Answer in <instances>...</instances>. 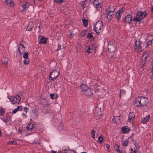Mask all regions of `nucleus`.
I'll list each match as a JSON object with an SVG mask.
<instances>
[{"label": "nucleus", "instance_id": "c9c22d12", "mask_svg": "<svg viewBox=\"0 0 153 153\" xmlns=\"http://www.w3.org/2000/svg\"><path fill=\"white\" fill-rule=\"evenodd\" d=\"M131 152H130V153H141L140 152L137 151V150H133L132 149H131Z\"/></svg>", "mask_w": 153, "mask_h": 153}, {"label": "nucleus", "instance_id": "4be33fe9", "mask_svg": "<svg viewBox=\"0 0 153 153\" xmlns=\"http://www.w3.org/2000/svg\"><path fill=\"white\" fill-rule=\"evenodd\" d=\"M33 27V24L32 22H29L27 26V28L28 30L30 31L32 29Z\"/></svg>", "mask_w": 153, "mask_h": 153}, {"label": "nucleus", "instance_id": "f8f14e48", "mask_svg": "<svg viewBox=\"0 0 153 153\" xmlns=\"http://www.w3.org/2000/svg\"><path fill=\"white\" fill-rule=\"evenodd\" d=\"M116 49V48L115 46L111 44H108V51L111 53L114 52Z\"/></svg>", "mask_w": 153, "mask_h": 153}, {"label": "nucleus", "instance_id": "3c124183", "mask_svg": "<svg viewBox=\"0 0 153 153\" xmlns=\"http://www.w3.org/2000/svg\"><path fill=\"white\" fill-rule=\"evenodd\" d=\"M28 109L27 108L25 107L24 109V110L25 112L27 113Z\"/></svg>", "mask_w": 153, "mask_h": 153}, {"label": "nucleus", "instance_id": "0e129e2a", "mask_svg": "<svg viewBox=\"0 0 153 153\" xmlns=\"http://www.w3.org/2000/svg\"><path fill=\"white\" fill-rule=\"evenodd\" d=\"M117 153H122V152H121L120 151V150L118 151H117Z\"/></svg>", "mask_w": 153, "mask_h": 153}, {"label": "nucleus", "instance_id": "49530a36", "mask_svg": "<svg viewBox=\"0 0 153 153\" xmlns=\"http://www.w3.org/2000/svg\"><path fill=\"white\" fill-rule=\"evenodd\" d=\"M112 121L113 122H114L115 123H117V122L116 120V119H115V116L113 118L112 120Z\"/></svg>", "mask_w": 153, "mask_h": 153}, {"label": "nucleus", "instance_id": "ea45409f", "mask_svg": "<svg viewBox=\"0 0 153 153\" xmlns=\"http://www.w3.org/2000/svg\"><path fill=\"white\" fill-rule=\"evenodd\" d=\"M125 93H126V91L124 90H121L120 91V94H119L120 96V97H121V94H125Z\"/></svg>", "mask_w": 153, "mask_h": 153}, {"label": "nucleus", "instance_id": "864d4df0", "mask_svg": "<svg viewBox=\"0 0 153 153\" xmlns=\"http://www.w3.org/2000/svg\"><path fill=\"white\" fill-rule=\"evenodd\" d=\"M7 62H8V61H7H7H4L3 62V64H4V65H7Z\"/></svg>", "mask_w": 153, "mask_h": 153}, {"label": "nucleus", "instance_id": "69168bd1", "mask_svg": "<svg viewBox=\"0 0 153 153\" xmlns=\"http://www.w3.org/2000/svg\"><path fill=\"white\" fill-rule=\"evenodd\" d=\"M96 90H99L100 89V88H96Z\"/></svg>", "mask_w": 153, "mask_h": 153}, {"label": "nucleus", "instance_id": "a19ab883", "mask_svg": "<svg viewBox=\"0 0 153 153\" xmlns=\"http://www.w3.org/2000/svg\"><path fill=\"white\" fill-rule=\"evenodd\" d=\"M8 144L10 145L13 144L15 145L17 144V142L16 141H10L8 143Z\"/></svg>", "mask_w": 153, "mask_h": 153}, {"label": "nucleus", "instance_id": "c85d7f7f", "mask_svg": "<svg viewBox=\"0 0 153 153\" xmlns=\"http://www.w3.org/2000/svg\"><path fill=\"white\" fill-rule=\"evenodd\" d=\"M103 140V138L102 136H100L97 140V142L100 143H101Z\"/></svg>", "mask_w": 153, "mask_h": 153}, {"label": "nucleus", "instance_id": "f03ea898", "mask_svg": "<svg viewBox=\"0 0 153 153\" xmlns=\"http://www.w3.org/2000/svg\"><path fill=\"white\" fill-rule=\"evenodd\" d=\"M147 14L145 11H139L137 13L136 16L134 17L133 20L135 22H140L143 18L145 17Z\"/></svg>", "mask_w": 153, "mask_h": 153}, {"label": "nucleus", "instance_id": "cd10ccee", "mask_svg": "<svg viewBox=\"0 0 153 153\" xmlns=\"http://www.w3.org/2000/svg\"><path fill=\"white\" fill-rule=\"evenodd\" d=\"M82 20L84 26L85 27H87L88 26V20L84 18L82 19Z\"/></svg>", "mask_w": 153, "mask_h": 153}, {"label": "nucleus", "instance_id": "79ce46f5", "mask_svg": "<svg viewBox=\"0 0 153 153\" xmlns=\"http://www.w3.org/2000/svg\"><path fill=\"white\" fill-rule=\"evenodd\" d=\"M81 4L82 5V7L83 8V9H84L86 6V3H85V2L83 1L81 2Z\"/></svg>", "mask_w": 153, "mask_h": 153}, {"label": "nucleus", "instance_id": "473e14b6", "mask_svg": "<svg viewBox=\"0 0 153 153\" xmlns=\"http://www.w3.org/2000/svg\"><path fill=\"white\" fill-rule=\"evenodd\" d=\"M119 146L117 144H116L114 146V148L116 151H118L119 149Z\"/></svg>", "mask_w": 153, "mask_h": 153}, {"label": "nucleus", "instance_id": "a211bd4d", "mask_svg": "<svg viewBox=\"0 0 153 153\" xmlns=\"http://www.w3.org/2000/svg\"><path fill=\"white\" fill-rule=\"evenodd\" d=\"M86 48H88L86 52H88V54L93 52V46L92 45H90L89 46H87Z\"/></svg>", "mask_w": 153, "mask_h": 153}, {"label": "nucleus", "instance_id": "f257e3e1", "mask_svg": "<svg viewBox=\"0 0 153 153\" xmlns=\"http://www.w3.org/2000/svg\"><path fill=\"white\" fill-rule=\"evenodd\" d=\"M149 102V100L148 98L140 96L135 99L134 104L136 106L143 107L147 105Z\"/></svg>", "mask_w": 153, "mask_h": 153}, {"label": "nucleus", "instance_id": "f3484780", "mask_svg": "<svg viewBox=\"0 0 153 153\" xmlns=\"http://www.w3.org/2000/svg\"><path fill=\"white\" fill-rule=\"evenodd\" d=\"M80 88L82 90L83 92H84L90 88H88L87 85L84 84H82L80 86Z\"/></svg>", "mask_w": 153, "mask_h": 153}, {"label": "nucleus", "instance_id": "de8ad7c7", "mask_svg": "<svg viewBox=\"0 0 153 153\" xmlns=\"http://www.w3.org/2000/svg\"><path fill=\"white\" fill-rule=\"evenodd\" d=\"M54 95L53 94H51L50 97L51 98L53 99H54L55 98V97L54 96Z\"/></svg>", "mask_w": 153, "mask_h": 153}, {"label": "nucleus", "instance_id": "37998d69", "mask_svg": "<svg viewBox=\"0 0 153 153\" xmlns=\"http://www.w3.org/2000/svg\"><path fill=\"white\" fill-rule=\"evenodd\" d=\"M54 1L57 3H60L64 2L63 0H53Z\"/></svg>", "mask_w": 153, "mask_h": 153}, {"label": "nucleus", "instance_id": "2eb2a0df", "mask_svg": "<svg viewBox=\"0 0 153 153\" xmlns=\"http://www.w3.org/2000/svg\"><path fill=\"white\" fill-rule=\"evenodd\" d=\"M105 11V16L108 20H110L114 14V13L109 12L107 11Z\"/></svg>", "mask_w": 153, "mask_h": 153}, {"label": "nucleus", "instance_id": "1a4fd4ad", "mask_svg": "<svg viewBox=\"0 0 153 153\" xmlns=\"http://www.w3.org/2000/svg\"><path fill=\"white\" fill-rule=\"evenodd\" d=\"M101 3L102 0H94L93 4L97 8H99L101 7Z\"/></svg>", "mask_w": 153, "mask_h": 153}, {"label": "nucleus", "instance_id": "603ef678", "mask_svg": "<svg viewBox=\"0 0 153 153\" xmlns=\"http://www.w3.org/2000/svg\"><path fill=\"white\" fill-rule=\"evenodd\" d=\"M61 49V45H59V46L57 49L56 50V51H58V50H60V49Z\"/></svg>", "mask_w": 153, "mask_h": 153}, {"label": "nucleus", "instance_id": "dca6fc26", "mask_svg": "<svg viewBox=\"0 0 153 153\" xmlns=\"http://www.w3.org/2000/svg\"><path fill=\"white\" fill-rule=\"evenodd\" d=\"M86 96H91L92 95V93L90 88L88 89L86 91L83 93Z\"/></svg>", "mask_w": 153, "mask_h": 153}, {"label": "nucleus", "instance_id": "052dcab7", "mask_svg": "<svg viewBox=\"0 0 153 153\" xmlns=\"http://www.w3.org/2000/svg\"><path fill=\"white\" fill-rule=\"evenodd\" d=\"M39 141H36V140L35 141V143L36 144H39Z\"/></svg>", "mask_w": 153, "mask_h": 153}, {"label": "nucleus", "instance_id": "09e8293b", "mask_svg": "<svg viewBox=\"0 0 153 153\" xmlns=\"http://www.w3.org/2000/svg\"><path fill=\"white\" fill-rule=\"evenodd\" d=\"M124 11V8H121L120 9V10H119V11H118V12H121V13L122 12H123Z\"/></svg>", "mask_w": 153, "mask_h": 153}, {"label": "nucleus", "instance_id": "6e6552de", "mask_svg": "<svg viewBox=\"0 0 153 153\" xmlns=\"http://www.w3.org/2000/svg\"><path fill=\"white\" fill-rule=\"evenodd\" d=\"M20 44L18 47V50L19 53V54L21 56L22 53L25 51V48L23 45L21 44V42H20Z\"/></svg>", "mask_w": 153, "mask_h": 153}, {"label": "nucleus", "instance_id": "c03bdc74", "mask_svg": "<svg viewBox=\"0 0 153 153\" xmlns=\"http://www.w3.org/2000/svg\"><path fill=\"white\" fill-rule=\"evenodd\" d=\"M115 119H116V120L117 122V123H119L120 120V117L119 116H115Z\"/></svg>", "mask_w": 153, "mask_h": 153}, {"label": "nucleus", "instance_id": "7ed1b4c3", "mask_svg": "<svg viewBox=\"0 0 153 153\" xmlns=\"http://www.w3.org/2000/svg\"><path fill=\"white\" fill-rule=\"evenodd\" d=\"M144 43H143L140 40H137L135 41L134 50L137 52H140L143 50L144 49L143 45Z\"/></svg>", "mask_w": 153, "mask_h": 153}, {"label": "nucleus", "instance_id": "4c0bfd02", "mask_svg": "<svg viewBox=\"0 0 153 153\" xmlns=\"http://www.w3.org/2000/svg\"><path fill=\"white\" fill-rule=\"evenodd\" d=\"M93 35L91 33H89L88 34L87 37L88 39H90L92 38L93 37Z\"/></svg>", "mask_w": 153, "mask_h": 153}, {"label": "nucleus", "instance_id": "6ab92c4d", "mask_svg": "<svg viewBox=\"0 0 153 153\" xmlns=\"http://www.w3.org/2000/svg\"><path fill=\"white\" fill-rule=\"evenodd\" d=\"M35 127V126L33 124H29L26 127V128L29 131H31Z\"/></svg>", "mask_w": 153, "mask_h": 153}, {"label": "nucleus", "instance_id": "72a5a7b5", "mask_svg": "<svg viewBox=\"0 0 153 153\" xmlns=\"http://www.w3.org/2000/svg\"><path fill=\"white\" fill-rule=\"evenodd\" d=\"M10 118L9 117H6L4 118L3 121L4 122L6 123L9 120H10Z\"/></svg>", "mask_w": 153, "mask_h": 153}, {"label": "nucleus", "instance_id": "423d86ee", "mask_svg": "<svg viewBox=\"0 0 153 153\" xmlns=\"http://www.w3.org/2000/svg\"><path fill=\"white\" fill-rule=\"evenodd\" d=\"M59 72L56 70H54L51 72L49 75V79L52 81L56 79L59 75Z\"/></svg>", "mask_w": 153, "mask_h": 153}, {"label": "nucleus", "instance_id": "5fc2aeb1", "mask_svg": "<svg viewBox=\"0 0 153 153\" xmlns=\"http://www.w3.org/2000/svg\"><path fill=\"white\" fill-rule=\"evenodd\" d=\"M22 116H23V118H25L27 117V116L25 115L24 113H22Z\"/></svg>", "mask_w": 153, "mask_h": 153}, {"label": "nucleus", "instance_id": "4d7b16f0", "mask_svg": "<svg viewBox=\"0 0 153 153\" xmlns=\"http://www.w3.org/2000/svg\"><path fill=\"white\" fill-rule=\"evenodd\" d=\"M84 34L85 33H84L83 32H82L80 33V36H83L84 35Z\"/></svg>", "mask_w": 153, "mask_h": 153}, {"label": "nucleus", "instance_id": "9b49d317", "mask_svg": "<svg viewBox=\"0 0 153 153\" xmlns=\"http://www.w3.org/2000/svg\"><path fill=\"white\" fill-rule=\"evenodd\" d=\"M132 20L131 15H128L125 18L124 22L126 23L129 24L131 23Z\"/></svg>", "mask_w": 153, "mask_h": 153}, {"label": "nucleus", "instance_id": "c756f323", "mask_svg": "<svg viewBox=\"0 0 153 153\" xmlns=\"http://www.w3.org/2000/svg\"><path fill=\"white\" fill-rule=\"evenodd\" d=\"M152 43H153V39L147 42L146 43V45L145 46V47H146L147 45H151Z\"/></svg>", "mask_w": 153, "mask_h": 153}, {"label": "nucleus", "instance_id": "2f4dec72", "mask_svg": "<svg viewBox=\"0 0 153 153\" xmlns=\"http://www.w3.org/2000/svg\"><path fill=\"white\" fill-rule=\"evenodd\" d=\"M29 59L28 58H25L23 61V63L27 65L29 64Z\"/></svg>", "mask_w": 153, "mask_h": 153}, {"label": "nucleus", "instance_id": "ddd939ff", "mask_svg": "<svg viewBox=\"0 0 153 153\" xmlns=\"http://www.w3.org/2000/svg\"><path fill=\"white\" fill-rule=\"evenodd\" d=\"M121 131L123 134L128 133L130 131V129L127 126H124L121 128Z\"/></svg>", "mask_w": 153, "mask_h": 153}, {"label": "nucleus", "instance_id": "20e7f679", "mask_svg": "<svg viewBox=\"0 0 153 153\" xmlns=\"http://www.w3.org/2000/svg\"><path fill=\"white\" fill-rule=\"evenodd\" d=\"M103 29V24L101 21H99L96 23L94 25V31L98 34L101 32Z\"/></svg>", "mask_w": 153, "mask_h": 153}, {"label": "nucleus", "instance_id": "680f3d73", "mask_svg": "<svg viewBox=\"0 0 153 153\" xmlns=\"http://www.w3.org/2000/svg\"><path fill=\"white\" fill-rule=\"evenodd\" d=\"M70 35L71 37H73L74 36V34L72 33L70 34Z\"/></svg>", "mask_w": 153, "mask_h": 153}, {"label": "nucleus", "instance_id": "7c9ffc66", "mask_svg": "<svg viewBox=\"0 0 153 153\" xmlns=\"http://www.w3.org/2000/svg\"><path fill=\"white\" fill-rule=\"evenodd\" d=\"M64 151L65 153H75V152L74 151L69 149H65Z\"/></svg>", "mask_w": 153, "mask_h": 153}, {"label": "nucleus", "instance_id": "bf43d9fd", "mask_svg": "<svg viewBox=\"0 0 153 153\" xmlns=\"http://www.w3.org/2000/svg\"><path fill=\"white\" fill-rule=\"evenodd\" d=\"M151 72L152 73V74L153 75V64L152 65V69Z\"/></svg>", "mask_w": 153, "mask_h": 153}, {"label": "nucleus", "instance_id": "39448f33", "mask_svg": "<svg viewBox=\"0 0 153 153\" xmlns=\"http://www.w3.org/2000/svg\"><path fill=\"white\" fill-rule=\"evenodd\" d=\"M10 101L13 104L16 105L19 104L21 98L19 95L10 97L9 98Z\"/></svg>", "mask_w": 153, "mask_h": 153}, {"label": "nucleus", "instance_id": "aec40b11", "mask_svg": "<svg viewBox=\"0 0 153 153\" xmlns=\"http://www.w3.org/2000/svg\"><path fill=\"white\" fill-rule=\"evenodd\" d=\"M39 38L40 37L42 38L40 39L39 44H45L47 43V40L44 37H42L41 36H39Z\"/></svg>", "mask_w": 153, "mask_h": 153}, {"label": "nucleus", "instance_id": "f704fd0d", "mask_svg": "<svg viewBox=\"0 0 153 153\" xmlns=\"http://www.w3.org/2000/svg\"><path fill=\"white\" fill-rule=\"evenodd\" d=\"M29 54L27 52H25L24 54L23 57L24 58H27Z\"/></svg>", "mask_w": 153, "mask_h": 153}, {"label": "nucleus", "instance_id": "0eeeda50", "mask_svg": "<svg viewBox=\"0 0 153 153\" xmlns=\"http://www.w3.org/2000/svg\"><path fill=\"white\" fill-rule=\"evenodd\" d=\"M95 117L98 119L101 117L102 113L100 108L98 107H96L93 111Z\"/></svg>", "mask_w": 153, "mask_h": 153}, {"label": "nucleus", "instance_id": "9d476101", "mask_svg": "<svg viewBox=\"0 0 153 153\" xmlns=\"http://www.w3.org/2000/svg\"><path fill=\"white\" fill-rule=\"evenodd\" d=\"M149 52L148 51H147L144 53L142 56V61L143 63L146 62V59L149 57Z\"/></svg>", "mask_w": 153, "mask_h": 153}, {"label": "nucleus", "instance_id": "338daca9", "mask_svg": "<svg viewBox=\"0 0 153 153\" xmlns=\"http://www.w3.org/2000/svg\"><path fill=\"white\" fill-rule=\"evenodd\" d=\"M90 2L93 1L94 0H89Z\"/></svg>", "mask_w": 153, "mask_h": 153}, {"label": "nucleus", "instance_id": "13d9d810", "mask_svg": "<svg viewBox=\"0 0 153 153\" xmlns=\"http://www.w3.org/2000/svg\"><path fill=\"white\" fill-rule=\"evenodd\" d=\"M51 153H57V152L56 151L52 150L51 152Z\"/></svg>", "mask_w": 153, "mask_h": 153}, {"label": "nucleus", "instance_id": "a878e982", "mask_svg": "<svg viewBox=\"0 0 153 153\" xmlns=\"http://www.w3.org/2000/svg\"><path fill=\"white\" fill-rule=\"evenodd\" d=\"M121 14V12H117L116 14L115 17L118 21L120 19Z\"/></svg>", "mask_w": 153, "mask_h": 153}, {"label": "nucleus", "instance_id": "5701e85b", "mask_svg": "<svg viewBox=\"0 0 153 153\" xmlns=\"http://www.w3.org/2000/svg\"><path fill=\"white\" fill-rule=\"evenodd\" d=\"M150 116L148 115L147 116L144 118H143L142 119V122L144 124L149 121V120L150 118Z\"/></svg>", "mask_w": 153, "mask_h": 153}, {"label": "nucleus", "instance_id": "8fccbe9b", "mask_svg": "<svg viewBox=\"0 0 153 153\" xmlns=\"http://www.w3.org/2000/svg\"><path fill=\"white\" fill-rule=\"evenodd\" d=\"M59 129L61 130H63L64 129V128L61 125L60 126H59Z\"/></svg>", "mask_w": 153, "mask_h": 153}, {"label": "nucleus", "instance_id": "e433bc0d", "mask_svg": "<svg viewBox=\"0 0 153 153\" xmlns=\"http://www.w3.org/2000/svg\"><path fill=\"white\" fill-rule=\"evenodd\" d=\"M128 140H125L123 143V145L124 146H126L128 145Z\"/></svg>", "mask_w": 153, "mask_h": 153}, {"label": "nucleus", "instance_id": "6e6d98bb", "mask_svg": "<svg viewBox=\"0 0 153 153\" xmlns=\"http://www.w3.org/2000/svg\"><path fill=\"white\" fill-rule=\"evenodd\" d=\"M106 146L107 149L109 150V148L110 147V145L108 144H106Z\"/></svg>", "mask_w": 153, "mask_h": 153}, {"label": "nucleus", "instance_id": "4468645a", "mask_svg": "<svg viewBox=\"0 0 153 153\" xmlns=\"http://www.w3.org/2000/svg\"><path fill=\"white\" fill-rule=\"evenodd\" d=\"M135 119V115L133 112H131L129 113L128 115V121L131 122L134 120Z\"/></svg>", "mask_w": 153, "mask_h": 153}, {"label": "nucleus", "instance_id": "b1692460", "mask_svg": "<svg viewBox=\"0 0 153 153\" xmlns=\"http://www.w3.org/2000/svg\"><path fill=\"white\" fill-rule=\"evenodd\" d=\"M5 1L7 5L10 7L13 6L14 5V3L12 0H5Z\"/></svg>", "mask_w": 153, "mask_h": 153}, {"label": "nucleus", "instance_id": "bb28decb", "mask_svg": "<svg viewBox=\"0 0 153 153\" xmlns=\"http://www.w3.org/2000/svg\"><path fill=\"white\" fill-rule=\"evenodd\" d=\"M29 3L27 2H26L25 4L22 5L23 7V10H24L27 9L29 7Z\"/></svg>", "mask_w": 153, "mask_h": 153}, {"label": "nucleus", "instance_id": "a18cd8bd", "mask_svg": "<svg viewBox=\"0 0 153 153\" xmlns=\"http://www.w3.org/2000/svg\"><path fill=\"white\" fill-rule=\"evenodd\" d=\"M4 112V110L2 108L0 109V114L1 115H2V114Z\"/></svg>", "mask_w": 153, "mask_h": 153}, {"label": "nucleus", "instance_id": "774afa93", "mask_svg": "<svg viewBox=\"0 0 153 153\" xmlns=\"http://www.w3.org/2000/svg\"><path fill=\"white\" fill-rule=\"evenodd\" d=\"M81 153H86V152H81Z\"/></svg>", "mask_w": 153, "mask_h": 153}, {"label": "nucleus", "instance_id": "e2e57ef3", "mask_svg": "<svg viewBox=\"0 0 153 153\" xmlns=\"http://www.w3.org/2000/svg\"><path fill=\"white\" fill-rule=\"evenodd\" d=\"M151 10L152 12L153 13V6L151 8Z\"/></svg>", "mask_w": 153, "mask_h": 153}, {"label": "nucleus", "instance_id": "393cba45", "mask_svg": "<svg viewBox=\"0 0 153 153\" xmlns=\"http://www.w3.org/2000/svg\"><path fill=\"white\" fill-rule=\"evenodd\" d=\"M22 109V108L21 106H18L17 108L15 109L12 111V113L13 114L16 113L18 111H21Z\"/></svg>", "mask_w": 153, "mask_h": 153}, {"label": "nucleus", "instance_id": "58836bf2", "mask_svg": "<svg viewBox=\"0 0 153 153\" xmlns=\"http://www.w3.org/2000/svg\"><path fill=\"white\" fill-rule=\"evenodd\" d=\"M95 131L94 130H93L91 133L92 137L93 139H94L95 137Z\"/></svg>", "mask_w": 153, "mask_h": 153}, {"label": "nucleus", "instance_id": "412c9836", "mask_svg": "<svg viewBox=\"0 0 153 153\" xmlns=\"http://www.w3.org/2000/svg\"><path fill=\"white\" fill-rule=\"evenodd\" d=\"M115 9L114 7L113 6H109L108 8L105 10V11L114 13Z\"/></svg>", "mask_w": 153, "mask_h": 153}]
</instances>
